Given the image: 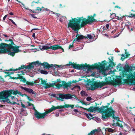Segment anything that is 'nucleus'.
Here are the masks:
<instances>
[{"label":"nucleus","mask_w":135,"mask_h":135,"mask_svg":"<svg viewBox=\"0 0 135 135\" xmlns=\"http://www.w3.org/2000/svg\"><path fill=\"white\" fill-rule=\"evenodd\" d=\"M134 14H133L131 13V14H130L129 16H128V17H129L132 18L133 17H134Z\"/></svg>","instance_id":"nucleus-47"},{"label":"nucleus","mask_w":135,"mask_h":135,"mask_svg":"<svg viewBox=\"0 0 135 135\" xmlns=\"http://www.w3.org/2000/svg\"><path fill=\"white\" fill-rule=\"evenodd\" d=\"M41 84L43 85H45L46 83V81L45 80H43L42 79H41Z\"/></svg>","instance_id":"nucleus-27"},{"label":"nucleus","mask_w":135,"mask_h":135,"mask_svg":"<svg viewBox=\"0 0 135 135\" xmlns=\"http://www.w3.org/2000/svg\"><path fill=\"white\" fill-rule=\"evenodd\" d=\"M21 88L24 90L25 91H27L30 93H32L33 94H35L36 93L32 89H31L27 88L26 87H24L23 86H21Z\"/></svg>","instance_id":"nucleus-16"},{"label":"nucleus","mask_w":135,"mask_h":135,"mask_svg":"<svg viewBox=\"0 0 135 135\" xmlns=\"http://www.w3.org/2000/svg\"><path fill=\"white\" fill-rule=\"evenodd\" d=\"M17 75L18 76V79H23V76L20 75L19 74H18Z\"/></svg>","instance_id":"nucleus-41"},{"label":"nucleus","mask_w":135,"mask_h":135,"mask_svg":"<svg viewBox=\"0 0 135 135\" xmlns=\"http://www.w3.org/2000/svg\"><path fill=\"white\" fill-rule=\"evenodd\" d=\"M11 49H6L3 50H0V54H4L6 53H8V55H10L12 56H13L15 55V52H11Z\"/></svg>","instance_id":"nucleus-13"},{"label":"nucleus","mask_w":135,"mask_h":135,"mask_svg":"<svg viewBox=\"0 0 135 135\" xmlns=\"http://www.w3.org/2000/svg\"><path fill=\"white\" fill-rule=\"evenodd\" d=\"M91 98L90 97H87L86 98V100L87 101H90L91 100Z\"/></svg>","instance_id":"nucleus-43"},{"label":"nucleus","mask_w":135,"mask_h":135,"mask_svg":"<svg viewBox=\"0 0 135 135\" xmlns=\"http://www.w3.org/2000/svg\"><path fill=\"white\" fill-rule=\"evenodd\" d=\"M6 95L5 93V90L2 91L0 92V99H2L1 101V102L3 103L6 102H4L3 101V100H6Z\"/></svg>","instance_id":"nucleus-17"},{"label":"nucleus","mask_w":135,"mask_h":135,"mask_svg":"<svg viewBox=\"0 0 135 135\" xmlns=\"http://www.w3.org/2000/svg\"><path fill=\"white\" fill-rule=\"evenodd\" d=\"M9 20L13 24L15 25L16 26H17L16 24L13 21V20H12L10 19H9Z\"/></svg>","instance_id":"nucleus-44"},{"label":"nucleus","mask_w":135,"mask_h":135,"mask_svg":"<svg viewBox=\"0 0 135 135\" xmlns=\"http://www.w3.org/2000/svg\"><path fill=\"white\" fill-rule=\"evenodd\" d=\"M87 21L88 24H90L94 22H96L97 20L94 18L92 17V15L88 16L87 17Z\"/></svg>","instance_id":"nucleus-15"},{"label":"nucleus","mask_w":135,"mask_h":135,"mask_svg":"<svg viewBox=\"0 0 135 135\" xmlns=\"http://www.w3.org/2000/svg\"><path fill=\"white\" fill-rule=\"evenodd\" d=\"M45 85V86H44V87L45 89H47L49 88V84H48V83H46Z\"/></svg>","instance_id":"nucleus-31"},{"label":"nucleus","mask_w":135,"mask_h":135,"mask_svg":"<svg viewBox=\"0 0 135 135\" xmlns=\"http://www.w3.org/2000/svg\"><path fill=\"white\" fill-rule=\"evenodd\" d=\"M24 68L27 69L26 66L24 65H22L21 66V67H19L18 69H17V70H19Z\"/></svg>","instance_id":"nucleus-26"},{"label":"nucleus","mask_w":135,"mask_h":135,"mask_svg":"<svg viewBox=\"0 0 135 135\" xmlns=\"http://www.w3.org/2000/svg\"><path fill=\"white\" fill-rule=\"evenodd\" d=\"M111 15H114V16L117 17V18H116L118 20H121L122 21L123 20V17L124 16H121V17H119V16H117L116 15V14L115 13H113L112 14L110 13Z\"/></svg>","instance_id":"nucleus-23"},{"label":"nucleus","mask_w":135,"mask_h":135,"mask_svg":"<svg viewBox=\"0 0 135 135\" xmlns=\"http://www.w3.org/2000/svg\"><path fill=\"white\" fill-rule=\"evenodd\" d=\"M84 115L86 116V117L88 119L90 118V117L86 113H84Z\"/></svg>","instance_id":"nucleus-45"},{"label":"nucleus","mask_w":135,"mask_h":135,"mask_svg":"<svg viewBox=\"0 0 135 135\" xmlns=\"http://www.w3.org/2000/svg\"><path fill=\"white\" fill-rule=\"evenodd\" d=\"M41 73L42 74L46 75L47 74H48V72L47 71L44 70H42Z\"/></svg>","instance_id":"nucleus-32"},{"label":"nucleus","mask_w":135,"mask_h":135,"mask_svg":"<svg viewBox=\"0 0 135 135\" xmlns=\"http://www.w3.org/2000/svg\"><path fill=\"white\" fill-rule=\"evenodd\" d=\"M21 105L22 106V107L23 108H26V107L25 105L24 104H23L22 103H21Z\"/></svg>","instance_id":"nucleus-50"},{"label":"nucleus","mask_w":135,"mask_h":135,"mask_svg":"<svg viewBox=\"0 0 135 135\" xmlns=\"http://www.w3.org/2000/svg\"><path fill=\"white\" fill-rule=\"evenodd\" d=\"M27 98L29 100V101H33V100L32 99H31V98L29 97H28V96H27Z\"/></svg>","instance_id":"nucleus-53"},{"label":"nucleus","mask_w":135,"mask_h":135,"mask_svg":"<svg viewBox=\"0 0 135 135\" xmlns=\"http://www.w3.org/2000/svg\"><path fill=\"white\" fill-rule=\"evenodd\" d=\"M9 97H11V98L12 100H17V98H16L15 97H14L13 96H11H11H9Z\"/></svg>","instance_id":"nucleus-38"},{"label":"nucleus","mask_w":135,"mask_h":135,"mask_svg":"<svg viewBox=\"0 0 135 135\" xmlns=\"http://www.w3.org/2000/svg\"><path fill=\"white\" fill-rule=\"evenodd\" d=\"M73 43L72 45L70 44L69 46V49H70L71 48H72L73 47Z\"/></svg>","instance_id":"nucleus-56"},{"label":"nucleus","mask_w":135,"mask_h":135,"mask_svg":"<svg viewBox=\"0 0 135 135\" xmlns=\"http://www.w3.org/2000/svg\"><path fill=\"white\" fill-rule=\"evenodd\" d=\"M97 104H96L95 105V107H94L93 106H90L88 109L85 108L80 106H78V107H79L81 108H83L85 110L88 111V112H93L94 111H95L98 112L99 113H102V112H103L104 111V110H103L104 107L102 106L101 107L99 108V107H97Z\"/></svg>","instance_id":"nucleus-7"},{"label":"nucleus","mask_w":135,"mask_h":135,"mask_svg":"<svg viewBox=\"0 0 135 135\" xmlns=\"http://www.w3.org/2000/svg\"><path fill=\"white\" fill-rule=\"evenodd\" d=\"M117 126H118L120 128H123V126L122 123H120L118 122H117Z\"/></svg>","instance_id":"nucleus-28"},{"label":"nucleus","mask_w":135,"mask_h":135,"mask_svg":"<svg viewBox=\"0 0 135 135\" xmlns=\"http://www.w3.org/2000/svg\"><path fill=\"white\" fill-rule=\"evenodd\" d=\"M62 82L63 86L64 88H67L68 87H70L71 86V83L70 82H69L68 83H66L64 81H62Z\"/></svg>","instance_id":"nucleus-19"},{"label":"nucleus","mask_w":135,"mask_h":135,"mask_svg":"<svg viewBox=\"0 0 135 135\" xmlns=\"http://www.w3.org/2000/svg\"><path fill=\"white\" fill-rule=\"evenodd\" d=\"M28 105L29 106H30L31 105L34 106V105L33 104H31L29 102H28Z\"/></svg>","instance_id":"nucleus-59"},{"label":"nucleus","mask_w":135,"mask_h":135,"mask_svg":"<svg viewBox=\"0 0 135 135\" xmlns=\"http://www.w3.org/2000/svg\"><path fill=\"white\" fill-rule=\"evenodd\" d=\"M56 86L58 89H60L61 87H62L63 85H62V84H61L58 83L56 84Z\"/></svg>","instance_id":"nucleus-29"},{"label":"nucleus","mask_w":135,"mask_h":135,"mask_svg":"<svg viewBox=\"0 0 135 135\" xmlns=\"http://www.w3.org/2000/svg\"><path fill=\"white\" fill-rule=\"evenodd\" d=\"M26 83L27 85H30L31 86H33V85L34 84L37 83L35 82L34 81V82L32 81V82H30L27 81L26 82Z\"/></svg>","instance_id":"nucleus-24"},{"label":"nucleus","mask_w":135,"mask_h":135,"mask_svg":"<svg viewBox=\"0 0 135 135\" xmlns=\"http://www.w3.org/2000/svg\"><path fill=\"white\" fill-rule=\"evenodd\" d=\"M87 38H89L90 39H91L93 38V36L90 34H88L87 36H86Z\"/></svg>","instance_id":"nucleus-30"},{"label":"nucleus","mask_w":135,"mask_h":135,"mask_svg":"<svg viewBox=\"0 0 135 135\" xmlns=\"http://www.w3.org/2000/svg\"><path fill=\"white\" fill-rule=\"evenodd\" d=\"M61 80H60V79H57L56 80V81H55V83H57L58 82H61Z\"/></svg>","instance_id":"nucleus-48"},{"label":"nucleus","mask_w":135,"mask_h":135,"mask_svg":"<svg viewBox=\"0 0 135 135\" xmlns=\"http://www.w3.org/2000/svg\"><path fill=\"white\" fill-rule=\"evenodd\" d=\"M111 103L110 102V103H107V104L108 105H106L105 106L103 105L102 106L104 107L103 109V110H104V111L103 112H102V114H106L107 113V110L109 108V105H110Z\"/></svg>","instance_id":"nucleus-20"},{"label":"nucleus","mask_w":135,"mask_h":135,"mask_svg":"<svg viewBox=\"0 0 135 135\" xmlns=\"http://www.w3.org/2000/svg\"><path fill=\"white\" fill-rule=\"evenodd\" d=\"M13 69V68H11L8 70H7V71H17V69Z\"/></svg>","instance_id":"nucleus-42"},{"label":"nucleus","mask_w":135,"mask_h":135,"mask_svg":"<svg viewBox=\"0 0 135 135\" xmlns=\"http://www.w3.org/2000/svg\"><path fill=\"white\" fill-rule=\"evenodd\" d=\"M22 80H21V81H22V82H23V83H25V82H26V79L25 78H24L23 77V79H22Z\"/></svg>","instance_id":"nucleus-51"},{"label":"nucleus","mask_w":135,"mask_h":135,"mask_svg":"<svg viewBox=\"0 0 135 135\" xmlns=\"http://www.w3.org/2000/svg\"><path fill=\"white\" fill-rule=\"evenodd\" d=\"M96 16V15L95 13L94 14L93 16H92V17L94 18V17Z\"/></svg>","instance_id":"nucleus-64"},{"label":"nucleus","mask_w":135,"mask_h":135,"mask_svg":"<svg viewBox=\"0 0 135 135\" xmlns=\"http://www.w3.org/2000/svg\"><path fill=\"white\" fill-rule=\"evenodd\" d=\"M4 73L5 74H7V75H5L4 76V77L5 78H6V77L7 76H9V77L10 76V73H9V72H4Z\"/></svg>","instance_id":"nucleus-35"},{"label":"nucleus","mask_w":135,"mask_h":135,"mask_svg":"<svg viewBox=\"0 0 135 135\" xmlns=\"http://www.w3.org/2000/svg\"><path fill=\"white\" fill-rule=\"evenodd\" d=\"M107 114H102V119L103 120L108 119L109 117H112L113 119L117 120V122H122L119 120V118L118 117H115V111H114L111 107H109V108L107 110Z\"/></svg>","instance_id":"nucleus-5"},{"label":"nucleus","mask_w":135,"mask_h":135,"mask_svg":"<svg viewBox=\"0 0 135 135\" xmlns=\"http://www.w3.org/2000/svg\"><path fill=\"white\" fill-rule=\"evenodd\" d=\"M38 61L29 63V65L26 66V68L28 69H32L34 68V65H38Z\"/></svg>","instance_id":"nucleus-14"},{"label":"nucleus","mask_w":135,"mask_h":135,"mask_svg":"<svg viewBox=\"0 0 135 135\" xmlns=\"http://www.w3.org/2000/svg\"><path fill=\"white\" fill-rule=\"evenodd\" d=\"M5 93L6 95V100H3V101L4 102H6L9 100V99L8 98L9 96H11L12 94L16 95L17 94L20 95V96L23 97L24 95L22 93L18 91V90H5Z\"/></svg>","instance_id":"nucleus-6"},{"label":"nucleus","mask_w":135,"mask_h":135,"mask_svg":"<svg viewBox=\"0 0 135 135\" xmlns=\"http://www.w3.org/2000/svg\"><path fill=\"white\" fill-rule=\"evenodd\" d=\"M73 96H74L76 98V97L75 95H71L70 94H59V97H56L57 99L61 101H63L64 99H71L73 98Z\"/></svg>","instance_id":"nucleus-9"},{"label":"nucleus","mask_w":135,"mask_h":135,"mask_svg":"<svg viewBox=\"0 0 135 135\" xmlns=\"http://www.w3.org/2000/svg\"><path fill=\"white\" fill-rule=\"evenodd\" d=\"M55 85V83H50L49 84V88H50V87H54Z\"/></svg>","instance_id":"nucleus-34"},{"label":"nucleus","mask_w":135,"mask_h":135,"mask_svg":"<svg viewBox=\"0 0 135 135\" xmlns=\"http://www.w3.org/2000/svg\"><path fill=\"white\" fill-rule=\"evenodd\" d=\"M74 64V63H73L71 62H69V65H72L73 67V65Z\"/></svg>","instance_id":"nucleus-54"},{"label":"nucleus","mask_w":135,"mask_h":135,"mask_svg":"<svg viewBox=\"0 0 135 135\" xmlns=\"http://www.w3.org/2000/svg\"><path fill=\"white\" fill-rule=\"evenodd\" d=\"M12 102H11L10 100H9V101H8V102L7 101L6 102L7 103H9L11 104H16L17 105H20L19 103H17L16 102H13V101H12Z\"/></svg>","instance_id":"nucleus-25"},{"label":"nucleus","mask_w":135,"mask_h":135,"mask_svg":"<svg viewBox=\"0 0 135 135\" xmlns=\"http://www.w3.org/2000/svg\"><path fill=\"white\" fill-rule=\"evenodd\" d=\"M114 130L111 128H108V131L109 132H113Z\"/></svg>","instance_id":"nucleus-37"},{"label":"nucleus","mask_w":135,"mask_h":135,"mask_svg":"<svg viewBox=\"0 0 135 135\" xmlns=\"http://www.w3.org/2000/svg\"><path fill=\"white\" fill-rule=\"evenodd\" d=\"M130 55V54H127L125 56V57H126V58L128 57V56Z\"/></svg>","instance_id":"nucleus-62"},{"label":"nucleus","mask_w":135,"mask_h":135,"mask_svg":"<svg viewBox=\"0 0 135 135\" xmlns=\"http://www.w3.org/2000/svg\"><path fill=\"white\" fill-rule=\"evenodd\" d=\"M78 81H77L76 80H73L72 81H70V83H71V84L72 83H76V82H77Z\"/></svg>","instance_id":"nucleus-49"},{"label":"nucleus","mask_w":135,"mask_h":135,"mask_svg":"<svg viewBox=\"0 0 135 135\" xmlns=\"http://www.w3.org/2000/svg\"><path fill=\"white\" fill-rule=\"evenodd\" d=\"M109 65L108 67L110 68H113L114 66L115 65V64L113 62L112 60H111L109 58Z\"/></svg>","instance_id":"nucleus-22"},{"label":"nucleus","mask_w":135,"mask_h":135,"mask_svg":"<svg viewBox=\"0 0 135 135\" xmlns=\"http://www.w3.org/2000/svg\"><path fill=\"white\" fill-rule=\"evenodd\" d=\"M30 15L33 18H37V17H36L35 15L34 14H30Z\"/></svg>","instance_id":"nucleus-52"},{"label":"nucleus","mask_w":135,"mask_h":135,"mask_svg":"<svg viewBox=\"0 0 135 135\" xmlns=\"http://www.w3.org/2000/svg\"><path fill=\"white\" fill-rule=\"evenodd\" d=\"M40 49H43V50H47L51 49H52V50H56L59 49L62 50L63 51H64V49L61 46L58 45H53L50 46H42V48H40Z\"/></svg>","instance_id":"nucleus-10"},{"label":"nucleus","mask_w":135,"mask_h":135,"mask_svg":"<svg viewBox=\"0 0 135 135\" xmlns=\"http://www.w3.org/2000/svg\"><path fill=\"white\" fill-rule=\"evenodd\" d=\"M9 49H12L13 51V52H15V53H18L21 52V50L18 49L16 46H14L12 45H9Z\"/></svg>","instance_id":"nucleus-18"},{"label":"nucleus","mask_w":135,"mask_h":135,"mask_svg":"<svg viewBox=\"0 0 135 135\" xmlns=\"http://www.w3.org/2000/svg\"><path fill=\"white\" fill-rule=\"evenodd\" d=\"M74 31L76 32L77 34L76 36V38L74 40L73 42V43L75 42L76 41L79 42L80 40H82L83 39H86L87 38L86 36H84L82 35L79 34H78V32L76 31Z\"/></svg>","instance_id":"nucleus-12"},{"label":"nucleus","mask_w":135,"mask_h":135,"mask_svg":"<svg viewBox=\"0 0 135 135\" xmlns=\"http://www.w3.org/2000/svg\"><path fill=\"white\" fill-rule=\"evenodd\" d=\"M104 62H106L105 60L102 61L103 64H101L100 62L98 64L97 63H95L94 65H90L89 64H87L85 63L84 64H76L74 63L73 65V68L74 69L78 70H84L87 68L88 71H91V70H93L96 69L99 70L100 73L102 72L103 74H104L105 76L107 74L105 73V71L104 70V68L105 66L107 65V64Z\"/></svg>","instance_id":"nucleus-2"},{"label":"nucleus","mask_w":135,"mask_h":135,"mask_svg":"<svg viewBox=\"0 0 135 135\" xmlns=\"http://www.w3.org/2000/svg\"><path fill=\"white\" fill-rule=\"evenodd\" d=\"M72 18L69 20L68 24V27H70L74 31H78L82 27L88 24L87 19L83 16Z\"/></svg>","instance_id":"nucleus-3"},{"label":"nucleus","mask_w":135,"mask_h":135,"mask_svg":"<svg viewBox=\"0 0 135 135\" xmlns=\"http://www.w3.org/2000/svg\"><path fill=\"white\" fill-rule=\"evenodd\" d=\"M32 36L33 38H35V33H33L32 35Z\"/></svg>","instance_id":"nucleus-63"},{"label":"nucleus","mask_w":135,"mask_h":135,"mask_svg":"<svg viewBox=\"0 0 135 135\" xmlns=\"http://www.w3.org/2000/svg\"><path fill=\"white\" fill-rule=\"evenodd\" d=\"M101 131V129H100L99 130L98 129H94L90 132V133H89L88 135H94V134L95 132H97L98 133L100 132Z\"/></svg>","instance_id":"nucleus-21"},{"label":"nucleus","mask_w":135,"mask_h":135,"mask_svg":"<svg viewBox=\"0 0 135 135\" xmlns=\"http://www.w3.org/2000/svg\"><path fill=\"white\" fill-rule=\"evenodd\" d=\"M42 10V9L39 7H37L36 9V11H41Z\"/></svg>","instance_id":"nucleus-40"},{"label":"nucleus","mask_w":135,"mask_h":135,"mask_svg":"<svg viewBox=\"0 0 135 135\" xmlns=\"http://www.w3.org/2000/svg\"><path fill=\"white\" fill-rule=\"evenodd\" d=\"M74 105L66 104H65V105H60V106H57L56 107L52 105V107L50 109L43 113H40L36 110V112L35 114V116L36 118L38 119L44 118L45 117L46 115H47L49 113L52 112L54 110L59 109L68 108L70 107L71 109H73L74 107Z\"/></svg>","instance_id":"nucleus-4"},{"label":"nucleus","mask_w":135,"mask_h":135,"mask_svg":"<svg viewBox=\"0 0 135 135\" xmlns=\"http://www.w3.org/2000/svg\"><path fill=\"white\" fill-rule=\"evenodd\" d=\"M25 8V9H26L28 10H29L30 12H32V13H36L34 11H32L31 9H30L28 8Z\"/></svg>","instance_id":"nucleus-46"},{"label":"nucleus","mask_w":135,"mask_h":135,"mask_svg":"<svg viewBox=\"0 0 135 135\" xmlns=\"http://www.w3.org/2000/svg\"><path fill=\"white\" fill-rule=\"evenodd\" d=\"M103 30L102 31V32H101L102 33L104 31L106 30H107V28H106L105 27H104L103 28Z\"/></svg>","instance_id":"nucleus-57"},{"label":"nucleus","mask_w":135,"mask_h":135,"mask_svg":"<svg viewBox=\"0 0 135 135\" xmlns=\"http://www.w3.org/2000/svg\"><path fill=\"white\" fill-rule=\"evenodd\" d=\"M132 67L129 66L128 65H126L123 68L124 70L122 72L121 76H119L120 78L117 80H107L108 79L106 78L105 81L101 82H97L94 81H91L88 80L87 84L90 85L91 88V90H94L99 88H101L105 85L111 84L113 85H120L122 83H126L128 85H135V71L134 74L132 73Z\"/></svg>","instance_id":"nucleus-1"},{"label":"nucleus","mask_w":135,"mask_h":135,"mask_svg":"<svg viewBox=\"0 0 135 135\" xmlns=\"http://www.w3.org/2000/svg\"><path fill=\"white\" fill-rule=\"evenodd\" d=\"M38 66H41L42 65L43 66L44 68L49 69L51 67H55V66H58L59 68H61V65H54L52 64L50 65L47 62H44L43 63H42L41 62H39L38 61Z\"/></svg>","instance_id":"nucleus-11"},{"label":"nucleus","mask_w":135,"mask_h":135,"mask_svg":"<svg viewBox=\"0 0 135 135\" xmlns=\"http://www.w3.org/2000/svg\"><path fill=\"white\" fill-rule=\"evenodd\" d=\"M109 26V24H107L106 25V27L107 29H108Z\"/></svg>","instance_id":"nucleus-60"},{"label":"nucleus","mask_w":135,"mask_h":135,"mask_svg":"<svg viewBox=\"0 0 135 135\" xmlns=\"http://www.w3.org/2000/svg\"><path fill=\"white\" fill-rule=\"evenodd\" d=\"M80 94L82 96H83L85 95L86 93L84 91L82 90Z\"/></svg>","instance_id":"nucleus-39"},{"label":"nucleus","mask_w":135,"mask_h":135,"mask_svg":"<svg viewBox=\"0 0 135 135\" xmlns=\"http://www.w3.org/2000/svg\"><path fill=\"white\" fill-rule=\"evenodd\" d=\"M117 29H115L113 31H112L111 32V33H114L117 30Z\"/></svg>","instance_id":"nucleus-58"},{"label":"nucleus","mask_w":135,"mask_h":135,"mask_svg":"<svg viewBox=\"0 0 135 135\" xmlns=\"http://www.w3.org/2000/svg\"><path fill=\"white\" fill-rule=\"evenodd\" d=\"M4 41H6L7 43H1L0 44V50H3L4 49H7L6 48L7 47L9 49V45L15 46V44H14L13 40L11 39H9L7 40H5Z\"/></svg>","instance_id":"nucleus-8"},{"label":"nucleus","mask_w":135,"mask_h":135,"mask_svg":"<svg viewBox=\"0 0 135 135\" xmlns=\"http://www.w3.org/2000/svg\"><path fill=\"white\" fill-rule=\"evenodd\" d=\"M117 122L116 123H114L112 124V125L113 126L116 127L117 126Z\"/></svg>","instance_id":"nucleus-55"},{"label":"nucleus","mask_w":135,"mask_h":135,"mask_svg":"<svg viewBox=\"0 0 135 135\" xmlns=\"http://www.w3.org/2000/svg\"><path fill=\"white\" fill-rule=\"evenodd\" d=\"M121 55L122 56L121 58V59L122 61H123L126 58V57H125V56L124 55L122 54Z\"/></svg>","instance_id":"nucleus-36"},{"label":"nucleus","mask_w":135,"mask_h":135,"mask_svg":"<svg viewBox=\"0 0 135 135\" xmlns=\"http://www.w3.org/2000/svg\"><path fill=\"white\" fill-rule=\"evenodd\" d=\"M7 15H6L3 17V20H5L6 17L7 16Z\"/></svg>","instance_id":"nucleus-61"},{"label":"nucleus","mask_w":135,"mask_h":135,"mask_svg":"<svg viewBox=\"0 0 135 135\" xmlns=\"http://www.w3.org/2000/svg\"><path fill=\"white\" fill-rule=\"evenodd\" d=\"M121 68V64H119L117 66V69H119V70H120V69Z\"/></svg>","instance_id":"nucleus-33"}]
</instances>
